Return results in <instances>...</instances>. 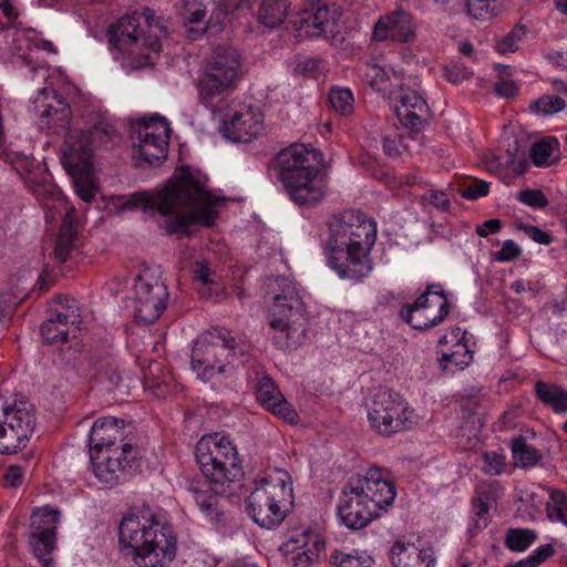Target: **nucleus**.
Masks as SVG:
<instances>
[{"instance_id": "1", "label": "nucleus", "mask_w": 567, "mask_h": 567, "mask_svg": "<svg viewBox=\"0 0 567 567\" xmlns=\"http://www.w3.org/2000/svg\"><path fill=\"white\" fill-rule=\"evenodd\" d=\"M219 199L206 188L205 182L183 171L176 181L157 193L147 190L131 194L123 204L127 210L155 212L166 218L168 234L189 235L190 225L210 227L218 217L216 207Z\"/></svg>"}, {"instance_id": "2", "label": "nucleus", "mask_w": 567, "mask_h": 567, "mask_svg": "<svg viewBox=\"0 0 567 567\" xmlns=\"http://www.w3.org/2000/svg\"><path fill=\"white\" fill-rule=\"evenodd\" d=\"M328 264L341 279L360 281L372 270L370 250L377 224L359 210L349 209L329 223Z\"/></svg>"}, {"instance_id": "3", "label": "nucleus", "mask_w": 567, "mask_h": 567, "mask_svg": "<svg viewBox=\"0 0 567 567\" xmlns=\"http://www.w3.org/2000/svg\"><path fill=\"white\" fill-rule=\"evenodd\" d=\"M120 544L132 550L138 567H163L176 554V538L150 507L124 516L118 527Z\"/></svg>"}, {"instance_id": "4", "label": "nucleus", "mask_w": 567, "mask_h": 567, "mask_svg": "<svg viewBox=\"0 0 567 567\" xmlns=\"http://www.w3.org/2000/svg\"><path fill=\"white\" fill-rule=\"evenodd\" d=\"M323 155L305 144H292L278 155L279 175L289 198L300 207L318 205L328 192Z\"/></svg>"}, {"instance_id": "5", "label": "nucleus", "mask_w": 567, "mask_h": 567, "mask_svg": "<svg viewBox=\"0 0 567 567\" xmlns=\"http://www.w3.org/2000/svg\"><path fill=\"white\" fill-rule=\"evenodd\" d=\"M124 420L115 416L97 419L90 432V458L99 481L114 486L121 475L131 467L137 451L132 440H127Z\"/></svg>"}, {"instance_id": "6", "label": "nucleus", "mask_w": 567, "mask_h": 567, "mask_svg": "<svg viewBox=\"0 0 567 567\" xmlns=\"http://www.w3.org/2000/svg\"><path fill=\"white\" fill-rule=\"evenodd\" d=\"M276 282L278 290L274 291V303L268 313L271 339L280 350H296L307 337L306 306L291 280L280 277Z\"/></svg>"}, {"instance_id": "7", "label": "nucleus", "mask_w": 567, "mask_h": 567, "mask_svg": "<svg viewBox=\"0 0 567 567\" xmlns=\"http://www.w3.org/2000/svg\"><path fill=\"white\" fill-rule=\"evenodd\" d=\"M291 477L284 470H276L261 481L247 498V509L252 520L264 528L278 526L292 504Z\"/></svg>"}, {"instance_id": "8", "label": "nucleus", "mask_w": 567, "mask_h": 567, "mask_svg": "<svg viewBox=\"0 0 567 567\" xmlns=\"http://www.w3.org/2000/svg\"><path fill=\"white\" fill-rule=\"evenodd\" d=\"M241 75L240 51L230 44L215 47L197 81L200 102L208 106L214 99L233 90Z\"/></svg>"}, {"instance_id": "9", "label": "nucleus", "mask_w": 567, "mask_h": 567, "mask_svg": "<svg viewBox=\"0 0 567 567\" xmlns=\"http://www.w3.org/2000/svg\"><path fill=\"white\" fill-rule=\"evenodd\" d=\"M196 460L203 475L214 485L224 487L243 476L237 450L228 436L202 439L196 446Z\"/></svg>"}, {"instance_id": "10", "label": "nucleus", "mask_w": 567, "mask_h": 567, "mask_svg": "<svg viewBox=\"0 0 567 567\" xmlns=\"http://www.w3.org/2000/svg\"><path fill=\"white\" fill-rule=\"evenodd\" d=\"M140 17L137 13L124 14L109 29L110 43L128 55L131 70H140L153 64L158 56L162 44L158 34L138 35Z\"/></svg>"}, {"instance_id": "11", "label": "nucleus", "mask_w": 567, "mask_h": 567, "mask_svg": "<svg viewBox=\"0 0 567 567\" xmlns=\"http://www.w3.org/2000/svg\"><path fill=\"white\" fill-rule=\"evenodd\" d=\"M236 339L225 329H213L204 333L192 351V368L204 381L225 373L235 355Z\"/></svg>"}, {"instance_id": "12", "label": "nucleus", "mask_w": 567, "mask_h": 567, "mask_svg": "<svg viewBox=\"0 0 567 567\" xmlns=\"http://www.w3.org/2000/svg\"><path fill=\"white\" fill-rule=\"evenodd\" d=\"M34 424L33 405L29 401L0 395V454H12L23 449Z\"/></svg>"}, {"instance_id": "13", "label": "nucleus", "mask_w": 567, "mask_h": 567, "mask_svg": "<svg viewBox=\"0 0 567 567\" xmlns=\"http://www.w3.org/2000/svg\"><path fill=\"white\" fill-rule=\"evenodd\" d=\"M368 420L378 434L391 436L412 426L413 411L399 393L379 388L368 409Z\"/></svg>"}, {"instance_id": "14", "label": "nucleus", "mask_w": 567, "mask_h": 567, "mask_svg": "<svg viewBox=\"0 0 567 567\" xmlns=\"http://www.w3.org/2000/svg\"><path fill=\"white\" fill-rule=\"evenodd\" d=\"M450 311L447 295L439 284L427 285L425 291L412 305L401 309L402 319L413 329L427 330L439 326Z\"/></svg>"}, {"instance_id": "15", "label": "nucleus", "mask_w": 567, "mask_h": 567, "mask_svg": "<svg viewBox=\"0 0 567 567\" xmlns=\"http://www.w3.org/2000/svg\"><path fill=\"white\" fill-rule=\"evenodd\" d=\"M135 320L142 324L155 322L167 306L168 291L158 275L143 270L134 286Z\"/></svg>"}, {"instance_id": "16", "label": "nucleus", "mask_w": 567, "mask_h": 567, "mask_svg": "<svg viewBox=\"0 0 567 567\" xmlns=\"http://www.w3.org/2000/svg\"><path fill=\"white\" fill-rule=\"evenodd\" d=\"M168 123L159 117L138 120L132 126V141L141 158L148 164L161 163L167 156Z\"/></svg>"}, {"instance_id": "17", "label": "nucleus", "mask_w": 567, "mask_h": 567, "mask_svg": "<svg viewBox=\"0 0 567 567\" xmlns=\"http://www.w3.org/2000/svg\"><path fill=\"white\" fill-rule=\"evenodd\" d=\"M339 8L323 0H307L303 8L293 18L295 28L308 37L333 38Z\"/></svg>"}, {"instance_id": "18", "label": "nucleus", "mask_w": 567, "mask_h": 567, "mask_svg": "<svg viewBox=\"0 0 567 567\" xmlns=\"http://www.w3.org/2000/svg\"><path fill=\"white\" fill-rule=\"evenodd\" d=\"M60 512L48 507L33 512L31 516L33 532L30 537V544L43 567H53L50 554L55 547Z\"/></svg>"}, {"instance_id": "19", "label": "nucleus", "mask_w": 567, "mask_h": 567, "mask_svg": "<svg viewBox=\"0 0 567 567\" xmlns=\"http://www.w3.org/2000/svg\"><path fill=\"white\" fill-rule=\"evenodd\" d=\"M34 104L42 128H47L54 134L65 133L70 128L72 111L62 95L43 87L39 91Z\"/></svg>"}, {"instance_id": "20", "label": "nucleus", "mask_w": 567, "mask_h": 567, "mask_svg": "<svg viewBox=\"0 0 567 567\" xmlns=\"http://www.w3.org/2000/svg\"><path fill=\"white\" fill-rule=\"evenodd\" d=\"M89 131L68 130L62 145V163L68 172H85L93 167L92 145Z\"/></svg>"}, {"instance_id": "21", "label": "nucleus", "mask_w": 567, "mask_h": 567, "mask_svg": "<svg viewBox=\"0 0 567 567\" xmlns=\"http://www.w3.org/2000/svg\"><path fill=\"white\" fill-rule=\"evenodd\" d=\"M349 485L364 499L372 502L378 511L391 505L396 495L394 484L384 478L381 471L375 467L369 468L364 475L351 481Z\"/></svg>"}, {"instance_id": "22", "label": "nucleus", "mask_w": 567, "mask_h": 567, "mask_svg": "<svg viewBox=\"0 0 567 567\" xmlns=\"http://www.w3.org/2000/svg\"><path fill=\"white\" fill-rule=\"evenodd\" d=\"M338 513L342 523L351 529H360L379 516V511L370 501L348 485L343 492Z\"/></svg>"}, {"instance_id": "23", "label": "nucleus", "mask_w": 567, "mask_h": 567, "mask_svg": "<svg viewBox=\"0 0 567 567\" xmlns=\"http://www.w3.org/2000/svg\"><path fill=\"white\" fill-rule=\"evenodd\" d=\"M80 318V310L75 305L61 303L41 324L40 332L43 340L47 343L66 342L69 334L79 329Z\"/></svg>"}, {"instance_id": "24", "label": "nucleus", "mask_w": 567, "mask_h": 567, "mask_svg": "<svg viewBox=\"0 0 567 567\" xmlns=\"http://www.w3.org/2000/svg\"><path fill=\"white\" fill-rule=\"evenodd\" d=\"M399 105L394 111L400 123L412 132H421L430 120L426 101L414 90L401 87L398 94Z\"/></svg>"}, {"instance_id": "25", "label": "nucleus", "mask_w": 567, "mask_h": 567, "mask_svg": "<svg viewBox=\"0 0 567 567\" xmlns=\"http://www.w3.org/2000/svg\"><path fill=\"white\" fill-rule=\"evenodd\" d=\"M416 25L412 16L404 10H396L379 18L374 25L373 39L409 42L415 38Z\"/></svg>"}, {"instance_id": "26", "label": "nucleus", "mask_w": 567, "mask_h": 567, "mask_svg": "<svg viewBox=\"0 0 567 567\" xmlns=\"http://www.w3.org/2000/svg\"><path fill=\"white\" fill-rule=\"evenodd\" d=\"M264 128L262 114L252 107L243 109L224 121V132L234 142L248 143Z\"/></svg>"}, {"instance_id": "27", "label": "nucleus", "mask_w": 567, "mask_h": 567, "mask_svg": "<svg viewBox=\"0 0 567 567\" xmlns=\"http://www.w3.org/2000/svg\"><path fill=\"white\" fill-rule=\"evenodd\" d=\"M256 398L262 406L282 417L285 421L289 423L296 421V411L280 393L271 378L265 375L259 379L256 389Z\"/></svg>"}, {"instance_id": "28", "label": "nucleus", "mask_w": 567, "mask_h": 567, "mask_svg": "<svg viewBox=\"0 0 567 567\" xmlns=\"http://www.w3.org/2000/svg\"><path fill=\"white\" fill-rule=\"evenodd\" d=\"M218 487L220 485H214L208 478H194L188 484V492L192 493L200 511L215 523L220 520L217 494L225 492L223 487L220 489Z\"/></svg>"}, {"instance_id": "29", "label": "nucleus", "mask_w": 567, "mask_h": 567, "mask_svg": "<svg viewBox=\"0 0 567 567\" xmlns=\"http://www.w3.org/2000/svg\"><path fill=\"white\" fill-rule=\"evenodd\" d=\"M390 553L394 567H432L435 564L432 548L409 551L404 543L395 542Z\"/></svg>"}, {"instance_id": "30", "label": "nucleus", "mask_w": 567, "mask_h": 567, "mask_svg": "<svg viewBox=\"0 0 567 567\" xmlns=\"http://www.w3.org/2000/svg\"><path fill=\"white\" fill-rule=\"evenodd\" d=\"M535 394L542 403L549 406L555 413L567 412V391L563 388L537 381L535 383Z\"/></svg>"}, {"instance_id": "31", "label": "nucleus", "mask_w": 567, "mask_h": 567, "mask_svg": "<svg viewBox=\"0 0 567 567\" xmlns=\"http://www.w3.org/2000/svg\"><path fill=\"white\" fill-rule=\"evenodd\" d=\"M78 240L76 230L71 221L64 220L55 238L53 258L59 264H64L72 259Z\"/></svg>"}, {"instance_id": "32", "label": "nucleus", "mask_w": 567, "mask_h": 567, "mask_svg": "<svg viewBox=\"0 0 567 567\" xmlns=\"http://www.w3.org/2000/svg\"><path fill=\"white\" fill-rule=\"evenodd\" d=\"M210 2L215 8L204 23L206 24V29H210L214 32H218L221 29L228 14L239 11H249L251 9L250 0H227L224 4H216L215 0Z\"/></svg>"}, {"instance_id": "33", "label": "nucleus", "mask_w": 567, "mask_h": 567, "mask_svg": "<svg viewBox=\"0 0 567 567\" xmlns=\"http://www.w3.org/2000/svg\"><path fill=\"white\" fill-rule=\"evenodd\" d=\"M288 7V0H261L258 20L268 28H276L285 20Z\"/></svg>"}, {"instance_id": "34", "label": "nucleus", "mask_w": 567, "mask_h": 567, "mask_svg": "<svg viewBox=\"0 0 567 567\" xmlns=\"http://www.w3.org/2000/svg\"><path fill=\"white\" fill-rule=\"evenodd\" d=\"M512 453L515 465L523 468L535 466L542 458V454L535 447L527 444L523 436L512 441Z\"/></svg>"}, {"instance_id": "35", "label": "nucleus", "mask_w": 567, "mask_h": 567, "mask_svg": "<svg viewBox=\"0 0 567 567\" xmlns=\"http://www.w3.org/2000/svg\"><path fill=\"white\" fill-rule=\"evenodd\" d=\"M537 539V534L527 528H509L506 530L504 545L511 551H524Z\"/></svg>"}, {"instance_id": "36", "label": "nucleus", "mask_w": 567, "mask_h": 567, "mask_svg": "<svg viewBox=\"0 0 567 567\" xmlns=\"http://www.w3.org/2000/svg\"><path fill=\"white\" fill-rule=\"evenodd\" d=\"M473 360V353L468 350L465 342L461 339L454 344V350L451 353H444L441 359V368L447 370L450 365L456 370H463Z\"/></svg>"}, {"instance_id": "37", "label": "nucleus", "mask_w": 567, "mask_h": 567, "mask_svg": "<svg viewBox=\"0 0 567 567\" xmlns=\"http://www.w3.org/2000/svg\"><path fill=\"white\" fill-rule=\"evenodd\" d=\"M559 142L556 137L549 136L545 137L536 143H534L530 147L529 156L532 162L536 166H543L548 164V158L551 156L553 152L558 148Z\"/></svg>"}, {"instance_id": "38", "label": "nucleus", "mask_w": 567, "mask_h": 567, "mask_svg": "<svg viewBox=\"0 0 567 567\" xmlns=\"http://www.w3.org/2000/svg\"><path fill=\"white\" fill-rule=\"evenodd\" d=\"M73 178V185L78 196L85 203L95 197V187L92 182V168L85 172H68Z\"/></svg>"}, {"instance_id": "39", "label": "nucleus", "mask_w": 567, "mask_h": 567, "mask_svg": "<svg viewBox=\"0 0 567 567\" xmlns=\"http://www.w3.org/2000/svg\"><path fill=\"white\" fill-rule=\"evenodd\" d=\"M496 0H466L465 9L467 14L480 21L492 20L497 14Z\"/></svg>"}, {"instance_id": "40", "label": "nucleus", "mask_w": 567, "mask_h": 567, "mask_svg": "<svg viewBox=\"0 0 567 567\" xmlns=\"http://www.w3.org/2000/svg\"><path fill=\"white\" fill-rule=\"evenodd\" d=\"M566 107L564 99L557 95H543L529 104V110L543 116L553 115Z\"/></svg>"}, {"instance_id": "41", "label": "nucleus", "mask_w": 567, "mask_h": 567, "mask_svg": "<svg viewBox=\"0 0 567 567\" xmlns=\"http://www.w3.org/2000/svg\"><path fill=\"white\" fill-rule=\"evenodd\" d=\"M92 364L96 371L95 377L101 381L105 380L110 383V385H117L121 381L117 368L115 367V363L110 355L94 358Z\"/></svg>"}, {"instance_id": "42", "label": "nucleus", "mask_w": 567, "mask_h": 567, "mask_svg": "<svg viewBox=\"0 0 567 567\" xmlns=\"http://www.w3.org/2000/svg\"><path fill=\"white\" fill-rule=\"evenodd\" d=\"M527 29L523 24H516L505 37H503L496 44L497 52L505 54L516 52L519 49V43L525 38Z\"/></svg>"}, {"instance_id": "43", "label": "nucleus", "mask_w": 567, "mask_h": 567, "mask_svg": "<svg viewBox=\"0 0 567 567\" xmlns=\"http://www.w3.org/2000/svg\"><path fill=\"white\" fill-rule=\"evenodd\" d=\"M549 518L567 524V495L559 489L550 492V501L547 503Z\"/></svg>"}, {"instance_id": "44", "label": "nucleus", "mask_w": 567, "mask_h": 567, "mask_svg": "<svg viewBox=\"0 0 567 567\" xmlns=\"http://www.w3.org/2000/svg\"><path fill=\"white\" fill-rule=\"evenodd\" d=\"M331 106L342 115H349L353 111V95L349 89H333L329 94Z\"/></svg>"}, {"instance_id": "45", "label": "nucleus", "mask_w": 567, "mask_h": 567, "mask_svg": "<svg viewBox=\"0 0 567 567\" xmlns=\"http://www.w3.org/2000/svg\"><path fill=\"white\" fill-rule=\"evenodd\" d=\"M362 76L364 81L375 91H384L386 82L389 80L385 71L377 65L365 63L361 68Z\"/></svg>"}, {"instance_id": "46", "label": "nucleus", "mask_w": 567, "mask_h": 567, "mask_svg": "<svg viewBox=\"0 0 567 567\" xmlns=\"http://www.w3.org/2000/svg\"><path fill=\"white\" fill-rule=\"evenodd\" d=\"M206 4L202 0H184V19L189 23H204Z\"/></svg>"}, {"instance_id": "47", "label": "nucleus", "mask_w": 567, "mask_h": 567, "mask_svg": "<svg viewBox=\"0 0 567 567\" xmlns=\"http://www.w3.org/2000/svg\"><path fill=\"white\" fill-rule=\"evenodd\" d=\"M331 561L336 567H371L369 558L342 551H336Z\"/></svg>"}, {"instance_id": "48", "label": "nucleus", "mask_w": 567, "mask_h": 567, "mask_svg": "<svg viewBox=\"0 0 567 567\" xmlns=\"http://www.w3.org/2000/svg\"><path fill=\"white\" fill-rule=\"evenodd\" d=\"M488 511L489 504L486 501V496L484 494H478V496L473 501V515H474V525L476 528H484L488 524Z\"/></svg>"}, {"instance_id": "49", "label": "nucleus", "mask_w": 567, "mask_h": 567, "mask_svg": "<svg viewBox=\"0 0 567 567\" xmlns=\"http://www.w3.org/2000/svg\"><path fill=\"white\" fill-rule=\"evenodd\" d=\"M192 272L194 279L204 286L205 290L200 289V293L209 295L208 290L210 289V286L214 285L215 280L213 278L214 272L210 271L207 262L196 261L193 266Z\"/></svg>"}, {"instance_id": "50", "label": "nucleus", "mask_w": 567, "mask_h": 567, "mask_svg": "<svg viewBox=\"0 0 567 567\" xmlns=\"http://www.w3.org/2000/svg\"><path fill=\"white\" fill-rule=\"evenodd\" d=\"M517 199L530 207L544 208L548 205V199L539 189H524L517 194Z\"/></svg>"}, {"instance_id": "51", "label": "nucleus", "mask_w": 567, "mask_h": 567, "mask_svg": "<svg viewBox=\"0 0 567 567\" xmlns=\"http://www.w3.org/2000/svg\"><path fill=\"white\" fill-rule=\"evenodd\" d=\"M94 143L107 144L114 141L116 137V131L113 125L106 122L97 123L93 130L89 131Z\"/></svg>"}, {"instance_id": "52", "label": "nucleus", "mask_w": 567, "mask_h": 567, "mask_svg": "<svg viewBox=\"0 0 567 567\" xmlns=\"http://www.w3.org/2000/svg\"><path fill=\"white\" fill-rule=\"evenodd\" d=\"M485 462L484 471L491 475H497L502 472L505 464L504 457L495 452H485L483 454Z\"/></svg>"}, {"instance_id": "53", "label": "nucleus", "mask_w": 567, "mask_h": 567, "mask_svg": "<svg viewBox=\"0 0 567 567\" xmlns=\"http://www.w3.org/2000/svg\"><path fill=\"white\" fill-rule=\"evenodd\" d=\"M522 254V249L514 240H505L502 249L496 252V260L498 261H513Z\"/></svg>"}, {"instance_id": "54", "label": "nucleus", "mask_w": 567, "mask_h": 567, "mask_svg": "<svg viewBox=\"0 0 567 567\" xmlns=\"http://www.w3.org/2000/svg\"><path fill=\"white\" fill-rule=\"evenodd\" d=\"M489 190L488 183L475 179L473 184L468 185L462 190V196L468 199H476L486 196Z\"/></svg>"}, {"instance_id": "55", "label": "nucleus", "mask_w": 567, "mask_h": 567, "mask_svg": "<svg viewBox=\"0 0 567 567\" xmlns=\"http://www.w3.org/2000/svg\"><path fill=\"white\" fill-rule=\"evenodd\" d=\"M3 482L6 487L17 488L23 483V471L19 465H11L6 470L3 475Z\"/></svg>"}, {"instance_id": "56", "label": "nucleus", "mask_w": 567, "mask_h": 567, "mask_svg": "<svg viewBox=\"0 0 567 567\" xmlns=\"http://www.w3.org/2000/svg\"><path fill=\"white\" fill-rule=\"evenodd\" d=\"M143 17L145 18V21L147 22V25L150 28L151 34H167L166 28L162 25L161 19L158 17H155L153 11L150 8H145L143 11Z\"/></svg>"}, {"instance_id": "57", "label": "nucleus", "mask_w": 567, "mask_h": 567, "mask_svg": "<svg viewBox=\"0 0 567 567\" xmlns=\"http://www.w3.org/2000/svg\"><path fill=\"white\" fill-rule=\"evenodd\" d=\"M495 92L502 97H513L517 93V85L514 81L507 79H499L494 84Z\"/></svg>"}, {"instance_id": "58", "label": "nucleus", "mask_w": 567, "mask_h": 567, "mask_svg": "<svg viewBox=\"0 0 567 567\" xmlns=\"http://www.w3.org/2000/svg\"><path fill=\"white\" fill-rule=\"evenodd\" d=\"M11 164L18 172L30 173L35 166V159L28 155L16 154L11 159Z\"/></svg>"}, {"instance_id": "59", "label": "nucleus", "mask_w": 567, "mask_h": 567, "mask_svg": "<svg viewBox=\"0 0 567 567\" xmlns=\"http://www.w3.org/2000/svg\"><path fill=\"white\" fill-rule=\"evenodd\" d=\"M555 554V548L550 544H545L539 547H537L530 556V558H534L533 561L536 566L544 563L547 558L553 556Z\"/></svg>"}, {"instance_id": "60", "label": "nucleus", "mask_w": 567, "mask_h": 567, "mask_svg": "<svg viewBox=\"0 0 567 567\" xmlns=\"http://www.w3.org/2000/svg\"><path fill=\"white\" fill-rule=\"evenodd\" d=\"M313 542V545L316 546L317 550H320V548L323 547V543L318 539V536L310 533V532H303L298 537H291L290 540L298 544V547L305 548L309 545V540Z\"/></svg>"}, {"instance_id": "61", "label": "nucleus", "mask_w": 567, "mask_h": 567, "mask_svg": "<svg viewBox=\"0 0 567 567\" xmlns=\"http://www.w3.org/2000/svg\"><path fill=\"white\" fill-rule=\"evenodd\" d=\"M502 221L499 219L493 218L488 219L482 225L476 227V233L481 237H487L489 234H496L501 230Z\"/></svg>"}, {"instance_id": "62", "label": "nucleus", "mask_w": 567, "mask_h": 567, "mask_svg": "<svg viewBox=\"0 0 567 567\" xmlns=\"http://www.w3.org/2000/svg\"><path fill=\"white\" fill-rule=\"evenodd\" d=\"M429 202L441 210H449L451 205L447 196L444 193L437 190H431L429 193Z\"/></svg>"}, {"instance_id": "63", "label": "nucleus", "mask_w": 567, "mask_h": 567, "mask_svg": "<svg viewBox=\"0 0 567 567\" xmlns=\"http://www.w3.org/2000/svg\"><path fill=\"white\" fill-rule=\"evenodd\" d=\"M525 230L528 236L538 244L548 245L551 243L550 235L536 226H527Z\"/></svg>"}, {"instance_id": "64", "label": "nucleus", "mask_w": 567, "mask_h": 567, "mask_svg": "<svg viewBox=\"0 0 567 567\" xmlns=\"http://www.w3.org/2000/svg\"><path fill=\"white\" fill-rule=\"evenodd\" d=\"M383 150L385 154L390 157H396L400 155V143L401 140L399 136H394L393 138L390 136H383L382 138Z\"/></svg>"}]
</instances>
